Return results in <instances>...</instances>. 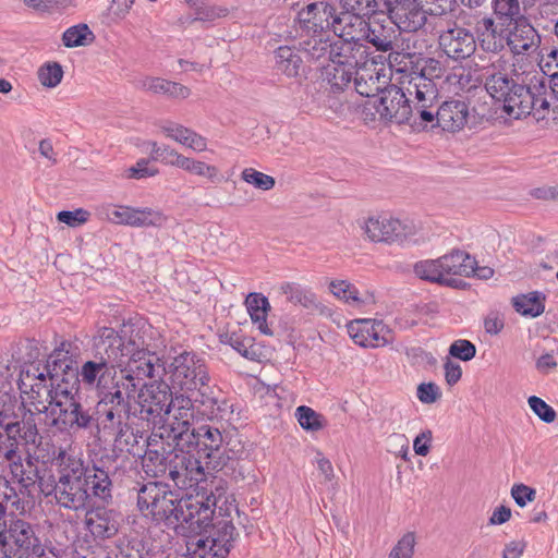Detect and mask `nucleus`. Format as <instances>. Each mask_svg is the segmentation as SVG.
I'll return each instance as SVG.
<instances>
[{
    "label": "nucleus",
    "mask_w": 558,
    "mask_h": 558,
    "mask_svg": "<svg viewBox=\"0 0 558 558\" xmlns=\"http://www.w3.org/2000/svg\"><path fill=\"white\" fill-rule=\"evenodd\" d=\"M415 545L413 533L404 534L391 549L388 558H412Z\"/></svg>",
    "instance_id": "obj_59"
},
{
    "label": "nucleus",
    "mask_w": 558,
    "mask_h": 558,
    "mask_svg": "<svg viewBox=\"0 0 558 558\" xmlns=\"http://www.w3.org/2000/svg\"><path fill=\"white\" fill-rule=\"evenodd\" d=\"M245 304L253 323L258 324V329L264 335L271 336L272 331L266 322L267 311L270 307L267 298L259 293H250L245 300Z\"/></svg>",
    "instance_id": "obj_43"
},
{
    "label": "nucleus",
    "mask_w": 558,
    "mask_h": 558,
    "mask_svg": "<svg viewBox=\"0 0 558 558\" xmlns=\"http://www.w3.org/2000/svg\"><path fill=\"white\" fill-rule=\"evenodd\" d=\"M354 343L364 348H378L392 342V330L381 320L356 319L348 325Z\"/></svg>",
    "instance_id": "obj_25"
},
{
    "label": "nucleus",
    "mask_w": 558,
    "mask_h": 558,
    "mask_svg": "<svg viewBox=\"0 0 558 558\" xmlns=\"http://www.w3.org/2000/svg\"><path fill=\"white\" fill-rule=\"evenodd\" d=\"M58 220L69 227H78L85 223L89 218V213L83 208L75 209L73 211L62 210L57 216Z\"/></svg>",
    "instance_id": "obj_61"
},
{
    "label": "nucleus",
    "mask_w": 558,
    "mask_h": 558,
    "mask_svg": "<svg viewBox=\"0 0 558 558\" xmlns=\"http://www.w3.org/2000/svg\"><path fill=\"white\" fill-rule=\"evenodd\" d=\"M331 293L348 304L360 305L363 301L360 298L357 288L347 280H333L329 284Z\"/></svg>",
    "instance_id": "obj_52"
},
{
    "label": "nucleus",
    "mask_w": 558,
    "mask_h": 558,
    "mask_svg": "<svg viewBox=\"0 0 558 558\" xmlns=\"http://www.w3.org/2000/svg\"><path fill=\"white\" fill-rule=\"evenodd\" d=\"M446 81L454 86V92H470L475 84H472V75L470 71L461 68L459 71H454L447 75Z\"/></svg>",
    "instance_id": "obj_57"
},
{
    "label": "nucleus",
    "mask_w": 558,
    "mask_h": 558,
    "mask_svg": "<svg viewBox=\"0 0 558 558\" xmlns=\"http://www.w3.org/2000/svg\"><path fill=\"white\" fill-rule=\"evenodd\" d=\"M0 432V462H5L10 469L12 477L17 481L22 488L27 493L35 487L39 480L38 469L32 461L23 462L19 451L17 436L22 438L23 424L21 422H4Z\"/></svg>",
    "instance_id": "obj_9"
},
{
    "label": "nucleus",
    "mask_w": 558,
    "mask_h": 558,
    "mask_svg": "<svg viewBox=\"0 0 558 558\" xmlns=\"http://www.w3.org/2000/svg\"><path fill=\"white\" fill-rule=\"evenodd\" d=\"M545 300L546 296L544 293L533 291L527 294L514 296L512 299V305L519 314L534 318L544 313Z\"/></svg>",
    "instance_id": "obj_42"
},
{
    "label": "nucleus",
    "mask_w": 558,
    "mask_h": 558,
    "mask_svg": "<svg viewBox=\"0 0 558 558\" xmlns=\"http://www.w3.org/2000/svg\"><path fill=\"white\" fill-rule=\"evenodd\" d=\"M539 44L538 32L525 17L508 27L506 46L513 54L533 52L539 47Z\"/></svg>",
    "instance_id": "obj_30"
},
{
    "label": "nucleus",
    "mask_w": 558,
    "mask_h": 558,
    "mask_svg": "<svg viewBox=\"0 0 558 558\" xmlns=\"http://www.w3.org/2000/svg\"><path fill=\"white\" fill-rule=\"evenodd\" d=\"M275 66L288 77H298L303 69V60L299 52L289 46H281L275 51Z\"/></svg>",
    "instance_id": "obj_39"
},
{
    "label": "nucleus",
    "mask_w": 558,
    "mask_h": 558,
    "mask_svg": "<svg viewBox=\"0 0 558 558\" xmlns=\"http://www.w3.org/2000/svg\"><path fill=\"white\" fill-rule=\"evenodd\" d=\"M180 435L179 444L177 446H181L182 448H191L197 453L199 459H208V468H222L220 459L223 437L218 427L211 425H202L197 428L195 427L189 433H181Z\"/></svg>",
    "instance_id": "obj_13"
},
{
    "label": "nucleus",
    "mask_w": 558,
    "mask_h": 558,
    "mask_svg": "<svg viewBox=\"0 0 558 558\" xmlns=\"http://www.w3.org/2000/svg\"><path fill=\"white\" fill-rule=\"evenodd\" d=\"M386 81H380V74L376 71L374 62H371V66L367 63L356 69L354 75V90L361 96L374 97L378 92L384 90Z\"/></svg>",
    "instance_id": "obj_37"
},
{
    "label": "nucleus",
    "mask_w": 558,
    "mask_h": 558,
    "mask_svg": "<svg viewBox=\"0 0 558 558\" xmlns=\"http://www.w3.org/2000/svg\"><path fill=\"white\" fill-rule=\"evenodd\" d=\"M132 395L120 388L102 392L95 405V428L93 435L99 440L113 438L117 446H124L129 452L137 444L130 424Z\"/></svg>",
    "instance_id": "obj_4"
},
{
    "label": "nucleus",
    "mask_w": 558,
    "mask_h": 558,
    "mask_svg": "<svg viewBox=\"0 0 558 558\" xmlns=\"http://www.w3.org/2000/svg\"><path fill=\"white\" fill-rule=\"evenodd\" d=\"M355 38L366 40L372 44L378 51H389V60L397 62L400 53L397 52L398 34L396 28L389 24H383L377 20H361L359 24V34H355Z\"/></svg>",
    "instance_id": "obj_21"
},
{
    "label": "nucleus",
    "mask_w": 558,
    "mask_h": 558,
    "mask_svg": "<svg viewBox=\"0 0 558 558\" xmlns=\"http://www.w3.org/2000/svg\"><path fill=\"white\" fill-rule=\"evenodd\" d=\"M191 448L174 447L170 450V463L168 476L180 489H186L197 485L205 476L199 458L195 457Z\"/></svg>",
    "instance_id": "obj_17"
},
{
    "label": "nucleus",
    "mask_w": 558,
    "mask_h": 558,
    "mask_svg": "<svg viewBox=\"0 0 558 558\" xmlns=\"http://www.w3.org/2000/svg\"><path fill=\"white\" fill-rule=\"evenodd\" d=\"M85 462L82 458H68L63 468L57 471L58 478L48 484L39 481L40 492L53 496L56 504L72 511H84L90 505V496L85 487Z\"/></svg>",
    "instance_id": "obj_5"
},
{
    "label": "nucleus",
    "mask_w": 558,
    "mask_h": 558,
    "mask_svg": "<svg viewBox=\"0 0 558 558\" xmlns=\"http://www.w3.org/2000/svg\"><path fill=\"white\" fill-rule=\"evenodd\" d=\"M508 27L500 26L493 16H483L475 24V39L481 49L488 53L501 52L507 44Z\"/></svg>",
    "instance_id": "obj_29"
},
{
    "label": "nucleus",
    "mask_w": 558,
    "mask_h": 558,
    "mask_svg": "<svg viewBox=\"0 0 558 558\" xmlns=\"http://www.w3.org/2000/svg\"><path fill=\"white\" fill-rule=\"evenodd\" d=\"M144 386L146 390L138 393L140 416L148 423L151 422L154 429H157L156 426L170 413L172 392L166 384Z\"/></svg>",
    "instance_id": "obj_20"
},
{
    "label": "nucleus",
    "mask_w": 558,
    "mask_h": 558,
    "mask_svg": "<svg viewBox=\"0 0 558 558\" xmlns=\"http://www.w3.org/2000/svg\"><path fill=\"white\" fill-rule=\"evenodd\" d=\"M38 424L32 418V414L23 423L22 439L26 445L33 446L32 451L28 452L27 460L56 465L58 471L68 462V458L78 457L68 452L62 446H57L50 437L41 436L38 432Z\"/></svg>",
    "instance_id": "obj_11"
},
{
    "label": "nucleus",
    "mask_w": 558,
    "mask_h": 558,
    "mask_svg": "<svg viewBox=\"0 0 558 558\" xmlns=\"http://www.w3.org/2000/svg\"><path fill=\"white\" fill-rule=\"evenodd\" d=\"M216 497H221L214 510L213 519L208 524L197 532L186 542V550L190 558H225L235 538V527L232 523L231 511L234 510L239 515L238 508L228 501V497L217 488Z\"/></svg>",
    "instance_id": "obj_3"
},
{
    "label": "nucleus",
    "mask_w": 558,
    "mask_h": 558,
    "mask_svg": "<svg viewBox=\"0 0 558 558\" xmlns=\"http://www.w3.org/2000/svg\"><path fill=\"white\" fill-rule=\"evenodd\" d=\"M48 428H54L61 433H76L95 428V407H86L83 397L78 393V387L73 392L64 388V393L59 395L54 408L47 421Z\"/></svg>",
    "instance_id": "obj_7"
},
{
    "label": "nucleus",
    "mask_w": 558,
    "mask_h": 558,
    "mask_svg": "<svg viewBox=\"0 0 558 558\" xmlns=\"http://www.w3.org/2000/svg\"><path fill=\"white\" fill-rule=\"evenodd\" d=\"M131 210L130 206L102 204L96 208V215L99 219L111 223L130 226Z\"/></svg>",
    "instance_id": "obj_48"
},
{
    "label": "nucleus",
    "mask_w": 558,
    "mask_h": 558,
    "mask_svg": "<svg viewBox=\"0 0 558 558\" xmlns=\"http://www.w3.org/2000/svg\"><path fill=\"white\" fill-rule=\"evenodd\" d=\"M158 362L156 353L144 349L136 350L126 364L119 367L120 376L113 383L114 388H120L134 397L144 379L156 376V372L161 367Z\"/></svg>",
    "instance_id": "obj_12"
},
{
    "label": "nucleus",
    "mask_w": 558,
    "mask_h": 558,
    "mask_svg": "<svg viewBox=\"0 0 558 558\" xmlns=\"http://www.w3.org/2000/svg\"><path fill=\"white\" fill-rule=\"evenodd\" d=\"M438 43L442 52L454 61L470 58L477 48L475 34L457 23L440 32Z\"/></svg>",
    "instance_id": "obj_23"
},
{
    "label": "nucleus",
    "mask_w": 558,
    "mask_h": 558,
    "mask_svg": "<svg viewBox=\"0 0 558 558\" xmlns=\"http://www.w3.org/2000/svg\"><path fill=\"white\" fill-rule=\"evenodd\" d=\"M445 69L440 61L428 58L424 61L420 72L410 75L408 82L409 95L417 98L421 107L429 106L433 108L437 104L438 87L435 80L441 78Z\"/></svg>",
    "instance_id": "obj_16"
},
{
    "label": "nucleus",
    "mask_w": 558,
    "mask_h": 558,
    "mask_svg": "<svg viewBox=\"0 0 558 558\" xmlns=\"http://www.w3.org/2000/svg\"><path fill=\"white\" fill-rule=\"evenodd\" d=\"M347 34L351 37L349 40L336 37L328 64L355 69L368 63L367 48L359 43L360 38H355V34Z\"/></svg>",
    "instance_id": "obj_28"
},
{
    "label": "nucleus",
    "mask_w": 558,
    "mask_h": 558,
    "mask_svg": "<svg viewBox=\"0 0 558 558\" xmlns=\"http://www.w3.org/2000/svg\"><path fill=\"white\" fill-rule=\"evenodd\" d=\"M166 222H167V217L159 210H155L149 207H144V208L132 207L130 227H134V228L157 227V228H160Z\"/></svg>",
    "instance_id": "obj_46"
},
{
    "label": "nucleus",
    "mask_w": 558,
    "mask_h": 558,
    "mask_svg": "<svg viewBox=\"0 0 558 558\" xmlns=\"http://www.w3.org/2000/svg\"><path fill=\"white\" fill-rule=\"evenodd\" d=\"M485 89L502 110L513 119H521L533 111L534 89L520 84L504 73H494L485 81Z\"/></svg>",
    "instance_id": "obj_8"
},
{
    "label": "nucleus",
    "mask_w": 558,
    "mask_h": 558,
    "mask_svg": "<svg viewBox=\"0 0 558 558\" xmlns=\"http://www.w3.org/2000/svg\"><path fill=\"white\" fill-rule=\"evenodd\" d=\"M335 39V36L320 33L318 35H312L307 39L302 40L300 43V47L308 61L324 64L325 62H329Z\"/></svg>",
    "instance_id": "obj_35"
},
{
    "label": "nucleus",
    "mask_w": 558,
    "mask_h": 558,
    "mask_svg": "<svg viewBox=\"0 0 558 558\" xmlns=\"http://www.w3.org/2000/svg\"><path fill=\"white\" fill-rule=\"evenodd\" d=\"M124 343L111 327H101L94 337L93 357L84 362L76 372V379L85 386L96 388L98 397L113 391L117 368L122 366Z\"/></svg>",
    "instance_id": "obj_2"
},
{
    "label": "nucleus",
    "mask_w": 558,
    "mask_h": 558,
    "mask_svg": "<svg viewBox=\"0 0 558 558\" xmlns=\"http://www.w3.org/2000/svg\"><path fill=\"white\" fill-rule=\"evenodd\" d=\"M150 158L167 166L178 167L182 155L168 145H159L157 142L150 144Z\"/></svg>",
    "instance_id": "obj_55"
},
{
    "label": "nucleus",
    "mask_w": 558,
    "mask_h": 558,
    "mask_svg": "<svg viewBox=\"0 0 558 558\" xmlns=\"http://www.w3.org/2000/svg\"><path fill=\"white\" fill-rule=\"evenodd\" d=\"M171 442V439H167V435L159 429H154L147 438V449L143 456L142 465L148 476L159 477L168 474Z\"/></svg>",
    "instance_id": "obj_22"
},
{
    "label": "nucleus",
    "mask_w": 558,
    "mask_h": 558,
    "mask_svg": "<svg viewBox=\"0 0 558 558\" xmlns=\"http://www.w3.org/2000/svg\"><path fill=\"white\" fill-rule=\"evenodd\" d=\"M342 9L345 13L341 17L344 20L355 19L357 25L364 17H369L377 13V2L375 0H340Z\"/></svg>",
    "instance_id": "obj_44"
},
{
    "label": "nucleus",
    "mask_w": 558,
    "mask_h": 558,
    "mask_svg": "<svg viewBox=\"0 0 558 558\" xmlns=\"http://www.w3.org/2000/svg\"><path fill=\"white\" fill-rule=\"evenodd\" d=\"M438 264L441 265L444 277L448 276H471L475 270L476 262L468 253L453 250L449 254L440 256Z\"/></svg>",
    "instance_id": "obj_36"
},
{
    "label": "nucleus",
    "mask_w": 558,
    "mask_h": 558,
    "mask_svg": "<svg viewBox=\"0 0 558 558\" xmlns=\"http://www.w3.org/2000/svg\"><path fill=\"white\" fill-rule=\"evenodd\" d=\"M296 21L303 32L318 35L330 26L333 27L335 32L338 31L337 25L342 23L343 17L336 15L333 5L326 2H315L302 9L298 13Z\"/></svg>",
    "instance_id": "obj_24"
},
{
    "label": "nucleus",
    "mask_w": 558,
    "mask_h": 558,
    "mask_svg": "<svg viewBox=\"0 0 558 558\" xmlns=\"http://www.w3.org/2000/svg\"><path fill=\"white\" fill-rule=\"evenodd\" d=\"M403 86L389 85L385 87L378 100L374 102L376 113L380 120L396 122L398 124L410 122L417 114L422 122H434V111L429 106L421 107L417 98L409 95L408 82Z\"/></svg>",
    "instance_id": "obj_6"
},
{
    "label": "nucleus",
    "mask_w": 558,
    "mask_h": 558,
    "mask_svg": "<svg viewBox=\"0 0 558 558\" xmlns=\"http://www.w3.org/2000/svg\"><path fill=\"white\" fill-rule=\"evenodd\" d=\"M361 228L369 241L385 243H401L416 232L411 221L388 216L368 217Z\"/></svg>",
    "instance_id": "obj_18"
},
{
    "label": "nucleus",
    "mask_w": 558,
    "mask_h": 558,
    "mask_svg": "<svg viewBox=\"0 0 558 558\" xmlns=\"http://www.w3.org/2000/svg\"><path fill=\"white\" fill-rule=\"evenodd\" d=\"M171 408L175 411L174 422L168 425H161L157 429L162 430L167 435V439L175 445L179 444V434H185L193 430L192 421L202 418L197 414V410L194 407L193 400L190 396L184 393L177 395L173 397Z\"/></svg>",
    "instance_id": "obj_26"
},
{
    "label": "nucleus",
    "mask_w": 558,
    "mask_h": 558,
    "mask_svg": "<svg viewBox=\"0 0 558 558\" xmlns=\"http://www.w3.org/2000/svg\"><path fill=\"white\" fill-rule=\"evenodd\" d=\"M95 39L94 33L87 24H77L69 27L62 35V43L66 48L86 46Z\"/></svg>",
    "instance_id": "obj_49"
},
{
    "label": "nucleus",
    "mask_w": 558,
    "mask_h": 558,
    "mask_svg": "<svg viewBox=\"0 0 558 558\" xmlns=\"http://www.w3.org/2000/svg\"><path fill=\"white\" fill-rule=\"evenodd\" d=\"M40 543L34 526L22 520H11L0 535L3 558H29Z\"/></svg>",
    "instance_id": "obj_15"
},
{
    "label": "nucleus",
    "mask_w": 558,
    "mask_h": 558,
    "mask_svg": "<svg viewBox=\"0 0 558 558\" xmlns=\"http://www.w3.org/2000/svg\"><path fill=\"white\" fill-rule=\"evenodd\" d=\"M450 355L461 361H470L476 354L475 345L469 340H456L449 348Z\"/></svg>",
    "instance_id": "obj_60"
},
{
    "label": "nucleus",
    "mask_w": 558,
    "mask_h": 558,
    "mask_svg": "<svg viewBox=\"0 0 558 558\" xmlns=\"http://www.w3.org/2000/svg\"><path fill=\"white\" fill-rule=\"evenodd\" d=\"M469 117V109L464 101L448 100L440 105L434 112V122L432 126H439L444 131L456 132L461 130Z\"/></svg>",
    "instance_id": "obj_34"
},
{
    "label": "nucleus",
    "mask_w": 558,
    "mask_h": 558,
    "mask_svg": "<svg viewBox=\"0 0 558 558\" xmlns=\"http://www.w3.org/2000/svg\"><path fill=\"white\" fill-rule=\"evenodd\" d=\"M241 179L245 183L251 184L260 191H270L276 185V180L274 177L260 172L254 168H244L241 172Z\"/></svg>",
    "instance_id": "obj_54"
},
{
    "label": "nucleus",
    "mask_w": 558,
    "mask_h": 558,
    "mask_svg": "<svg viewBox=\"0 0 558 558\" xmlns=\"http://www.w3.org/2000/svg\"><path fill=\"white\" fill-rule=\"evenodd\" d=\"M172 384L181 391H194L203 387L204 383L211 381L208 365L202 356L191 351H184L173 359Z\"/></svg>",
    "instance_id": "obj_14"
},
{
    "label": "nucleus",
    "mask_w": 558,
    "mask_h": 558,
    "mask_svg": "<svg viewBox=\"0 0 558 558\" xmlns=\"http://www.w3.org/2000/svg\"><path fill=\"white\" fill-rule=\"evenodd\" d=\"M85 487L89 493L90 501L96 499L102 504L112 501L113 483L110 472L97 463L85 464Z\"/></svg>",
    "instance_id": "obj_33"
},
{
    "label": "nucleus",
    "mask_w": 558,
    "mask_h": 558,
    "mask_svg": "<svg viewBox=\"0 0 558 558\" xmlns=\"http://www.w3.org/2000/svg\"><path fill=\"white\" fill-rule=\"evenodd\" d=\"M179 168L192 174L207 178L213 183H219L222 181V175L216 166L208 165L194 158L182 155Z\"/></svg>",
    "instance_id": "obj_47"
},
{
    "label": "nucleus",
    "mask_w": 558,
    "mask_h": 558,
    "mask_svg": "<svg viewBox=\"0 0 558 558\" xmlns=\"http://www.w3.org/2000/svg\"><path fill=\"white\" fill-rule=\"evenodd\" d=\"M227 343H229L242 356L246 359H253L255 351L252 348L251 339L243 338L235 333H231L230 336H227Z\"/></svg>",
    "instance_id": "obj_63"
},
{
    "label": "nucleus",
    "mask_w": 558,
    "mask_h": 558,
    "mask_svg": "<svg viewBox=\"0 0 558 558\" xmlns=\"http://www.w3.org/2000/svg\"><path fill=\"white\" fill-rule=\"evenodd\" d=\"M196 15L192 20V23L202 22H214L217 19L225 17L229 14V10L221 5H201L195 11Z\"/></svg>",
    "instance_id": "obj_58"
},
{
    "label": "nucleus",
    "mask_w": 558,
    "mask_h": 558,
    "mask_svg": "<svg viewBox=\"0 0 558 558\" xmlns=\"http://www.w3.org/2000/svg\"><path fill=\"white\" fill-rule=\"evenodd\" d=\"M414 274L420 279L448 287H458L461 282L453 278L444 277L438 258L417 262L414 265Z\"/></svg>",
    "instance_id": "obj_41"
},
{
    "label": "nucleus",
    "mask_w": 558,
    "mask_h": 558,
    "mask_svg": "<svg viewBox=\"0 0 558 558\" xmlns=\"http://www.w3.org/2000/svg\"><path fill=\"white\" fill-rule=\"evenodd\" d=\"M158 174L157 168L149 167V160L142 158L134 166L126 170V177L129 179H143L148 177H155Z\"/></svg>",
    "instance_id": "obj_62"
},
{
    "label": "nucleus",
    "mask_w": 558,
    "mask_h": 558,
    "mask_svg": "<svg viewBox=\"0 0 558 558\" xmlns=\"http://www.w3.org/2000/svg\"><path fill=\"white\" fill-rule=\"evenodd\" d=\"M527 403L531 410L534 412V414L537 415L538 418L542 420L543 422L553 423L556 420V411L553 409V407L547 404L542 398L531 396L527 399Z\"/></svg>",
    "instance_id": "obj_56"
},
{
    "label": "nucleus",
    "mask_w": 558,
    "mask_h": 558,
    "mask_svg": "<svg viewBox=\"0 0 558 558\" xmlns=\"http://www.w3.org/2000/svg\"><path fill=\"white\" fill-rule=\"evenodd\" d=\"M31 380L23 381V388L21 392V407L24 410L22 416V424L32 414V418L39 424H44L47 427V421H50V413L54 408L56 399L59 395L64 393V388L60 384H57L56 389L36 391L34 385L32 386Z\"/></svg>",
    "instance_id": "obj_19"
},
{
    "label": "nucleus",
    "mask_w": 558,
    "mask_h": 558,
    "mask_svg": "<svg viewBox=\"0 0 558 558\" xmlns=\"http://www.w3.org/2000/svg\"><path fill=\"white\" fill-rule=\"evenodd\" d=\"M388 19L399 31L413 33L425 25L427 16L415 0H402L389 10Z\"/></svg>",
    "instance_id": "obj_32"
},
{
    "label": "nucleus",
    "mask_w": 558,
    "mask_h": 558,
    "mask_svg": "<svg viewBox=\"0 0 558 558\" xmlns=\"http://www.w3.org/2000/svg\"><path fill=\"white\" fill-rule=\"evenodd\" d=\"M37 76L43 86L54 88L63 78L62 65L58 62H46L38 69Z\"/></svg>",
    "instance_id": "obj_53"
},
{
    "label": "nucleus",
    "mask_w": 558,
    "mask_h": 558,
    "mask_svg": "<svg viewBox=\"0 0 558 558\" xmlns=\"http://www.w3.org/2000/svg\"><path fill=\"white\" fill-rule=\"evenodd\" d=\"M190 392L197 414L202 418L222 420L225 413L231 408L227 400L221 397V391L216 386H211L210 381L204 383L203 387H197Z\"/></svg>",
    "instance_id": "obj_27"
},
{
    "label": "nucleus",
    "mask_w": 558,
    "mask_h": 558,
    "mask_svg": "<svg viewBox=\"0 0 558 558\" xmlns=\"http://www.w3.org/2000/svg\"><path fill=\"white\" fill-rule=\"evenodd\" d=\"M71 343L62 341L58 348L48 356L45 364L31 363L22 367L19 375L17 386L22 390L23 381L31 380L34 384V390L43 391L56 389L54 385L59 384L58 380L61 375L72 373V361L69 359Z\"/></svg>",
    "instance_id": "obj_10"
},
{
    "label": "nucleus",
    "mask_w": 558,
    "mask_h": 558,
    "mask_svg": "<svg viewBox=\"0 0 558 558\" xmlns=\"http://www.w3.org/2000/svg\"><path fill=\"white\" fill-rule=\"evenodd\" d=\"M493 17L500 26L510 27L513 23L524 19L519 0H492Z\"/></svg>",
    "instance_id": "obj_40"
},
{
    "label": "nucleus",
    "mask_w": 558,
    "mask_h": 558,
    "mask_svg": "<svg viewBox=\"0 0 558 558\" xmlns=\"http://www.w3.org/2000/svg\"><path fill=\"white\" fill-rule=\"evenodd\" d=\"M295 415L301 427L306 430L317 432L326 425L323 415L306 405L298 407Z\"/></svg>",
    "instance_id": "obj_51"
},
{
    "label": "nucleus",
    "mask_w": 558,
    "mask_h": 558,
    "mask_svg": "<svg viewBox=\"0 0 558 558\" xmlns=\"http://www.w3.org/2000/svg\"><path fill=\"white\" fill-rule=\"evenodd\" d=\"M511 496L519 507H524L536 497V490L524 484H514L511 488Z\"/></svg>",
    "instance_id": "obj_64"
},
{
    "label": "nucleus",
    "mask_w": 558,
    "mask_h": 558,
    "mask_svg": "<svg viewBox=\"0 0 558 558\" xmlns=\"http://www.w3.org/2000/svg\"><path fill=\"white\" fill-rule=\"evenodd\" d=\"M85 525L96 539L113 537L119 531V514L106 507L86 509Z\"/></svg>",
    "instance_id": "obj_31"
},
{
    "label": "nucleus",
    "mask_w": 558,
    "mask_h": 558,
    "mask_svg": "<svg viewBox=\"0 0 558 558\" xmlns=\"http://www.w3.org/2000/svg\"><path fill=\"white\" fill-rule=\"evenodd\" d=\"M280 291L287 296V301L293 305H301L308 308L314 304V294L305 291L300 284L286 282L281 284Z\"/></svg>",
    "instance_id": "obj_50"
},
{
    "label": "nucleus",
    "mask_w": 558,
    "mask_h": 558,
    "mask_svg": "<svg viewBox=\"0 0 558 558\" xmlns=\"http://www.w3.org/2000/svg\"><path fill=\"white\" fill-rule=\"evenodd\" d=\"M221 497L206 487L195 495L180 498L168 484L149 482L137 493V506L144 517L156 522H166L182 533L197 532L213 519V506Z\"/></svg>",
    "instance_id": "obj_1"
},
{
    "label": "nucleus",
    "mask_w": 558,
    "mask_h": 558,
    "mask_svg": "<svg viewBox=\"0 0 558 558\" xmlns=\"http://www.w3.org/2000/svg\"><path fill=\"white\" fill-rule=\"evenodd\" d=\"M142 88L153 94L166 95L170 98L185 99L191 95V89L180 83L161 77L148 76L142 81Z\"/></svg>",
    "instance_id": "obj_38"
},
{
    "label": "nucleus",
    "mask_w": 558,
    "mask_h": 558,
    "mask_svg": "<svg viewBox=\"0 0 558 558\" xmlns=\"http://www.w3.org/2000/svg\"><path fill=\"white\" fill-rule=\"evenodd\" d=\"M356 69H348L341 65L327 64L324 66V75L333 92L344 90L351 86Z\"/></svg>",
    "instance_id": "obj_45"
}]
</instances>
